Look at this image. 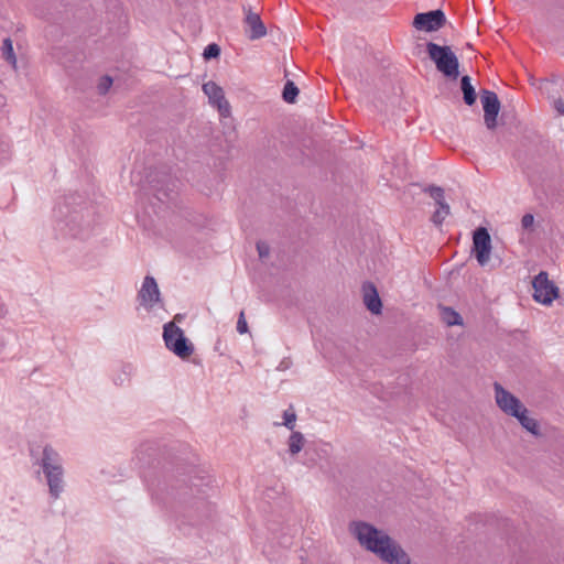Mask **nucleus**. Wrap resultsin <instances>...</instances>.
<instances>
[{"mask_svg":"<svg viewBox=\"0 0 564 564\" xmlns=\"http://www.w3.org/2000/svg\"><path fill=\"white\" fill-rule=\"evenodd\" d=\"M350 533L366 550L389 564H411L409 555L384 531L364 521L349 524Z\"/></svg>","mask_w":564,"mask_h":564,"instance_id":"nucleus-1","label":"nucleus"},{"mask_svg":"<svg viewBox=\"0 0 564 564\" xmlns=\"http://www.w3.org/2000/svg\"><path fill=\"white\" fill-rule=\"evenodd\" d=\"M35 464L40 467L50 497L53 500L59 499L66 489L65 468L59 452L51 444H45Z\"/></svg>","mask_w":564,"mask_h":564,"instance_id":"nucleus-2","label":"nucleus"},{"mask_svg":"<svg viewBox=\"0 0 564 564\" xmlns=\"http://www.w3.org/2000/svg\"><path fill=\"white\" fill-rule=\"evenodd\" d=\"M430 58L435 63L438 72L449 78L456 79L459 75V62L449 46H442L433 42L426 44Z\"/></svg>","mask_w":564,"mask_h":564,"instance_id":"nucleus-3","label":"nucleus"},{"mask_svg":"<svg viewBox=\"0 0 564 564\" xmlns=\"http://www.w3.org/2000/svg\"><path fill=\"white\" fill-rule=\"evenodd\" d=\"M165 347L181 359L188 358L194 352V346L185 337L184 332L173 322L163 326Z\"/></svg>","mask_w":564,"mask_h":564,"instance_id":"nucleus-4","label":"nucleus"},{"mask_svg":"<svg viewBox=\"0 0 564 564\" xmlns=\"http://www.w3.org/2000/svg\"><path fill=\"white\" fill-rule=\"evenodd\" d=\"M533 299L543 304L550 305L558 296L557 286L549 280L547 273L541 271L532 281Z\"/></svg>","mask_w":564,"mask_h":564,"instance_id":"nucleus-5","label":"nucleus"},{"mask_svg":"<svg viewBox=\"0 0 564 564\" xmlns=\"http://www.w3.org/2000/svg\"><path fill=\"white\" fill-rule=\"evenodd\" d=\"M137 301L147 312H151L161 303V292L152 275H147L143 279L141 288L137 294Z\"/></svg>","mask_w":564,"mask_h":564,"instance_id":"nucleus-6","label":"nucleus"},{"mask_svg":"<svg viewBox=\"0 0 564 564\" xmlns=\"http://www.w3.org/2000/svg\"><path fill=\"white\" fill-rule=\"evenodd\" d=\"M491 248V238L488 230L484 227L477 228L473 235V252L479 265L485 267L489 262Z\"/></svg>","mask_w":564,"mask_h":564,"instance_id":"nucleus-7","label":"nucleus"},{"mask_svg":"<svg viewBox=\"0 0 564 564\" xmlns=\"http://www.w3.org/2000/svg\"><path fill=\"white\" fill-rule=\"evenodd\" d=\"M445 22L446 17L444 12L437 9L429 12L417 13L413 20V26L419 31L434 32L442 29Z\"/></svg>","mask_w":564,"mask_h":564,"instance_id":"nucleus-8","label":"nucleus"},{"mask_svg":"<svg viewBox=\"0 0 564 564\" xmlns=\"http://www.w3.org/2000/svg\"><path fill=\"white\" fill-rule=\"evenodd\" d=\"M494 389L496 403L499 409L510 416H517L519 411L524 406L521 401L498 382L494 384Z\"/></svg>","mask_w":564,"mask_h":564,"instance_id":"nucleus-9","label":"nucleus"},{"mask_svg":"<svg viewBox=\"0 0 564 564\" xmlns=\"http://www.w3.org/2000/svg\"><path fill=\"white\" fill-rule=\"evenodd\" d=\"M203 91L208 97L209 102L217 107L223 117L230 115L229 102L225 98L224 90L214 82H207L203 85Z\"/></svg>","mask_w":564,"mask_h":564,"instance_id":"nucleus-10","label":"nucleus"},{"mask_svg":"<svg viewBox=\"0 0 564 564\" xmlns=\"http://www.w3.org/2000/svg\"><path fill=\"white\" fill-rule=\"evenodd\" d=\"M481 104L484 108V120L488 129L496 127V119L500 110V101L496 93L484 90L481 94Z\"/></svg>","mask_w":564,"mask_h":564,"instance_id":"nucleus-11","label":"nucleus"},{"mask_svg":"<svg viewBox=\"0 0 564 564\" xmlns=\"http://www.w3.org/2000/svg\"><path fill=\"white\" fill-rule=\"evenodd\" d=\"M245 32L250 40H258L267 34V28L260 15L248 10L245 18Z\"/></svg>","mask_w":564,"mask_h":564,"instance_id":"nucleus-12","label":"nucleus"},{"mask_svg":"<svg viewBox=\"0 0 564 564\" xmlns=\"http://www.w3.org/2000/svg\"><path fill=\"white\" fill-rule=\"evenodd\" d=\"M364 303L366 307L373 314H380L382 303L377 292V289L372 283H365L362 285Z\"/></svg>","mask_w":564,"mask_h":564,"instance_id":"nucleus-13","label":"nucleus"},{"mask_svg":"<svg viewBox=\"0 0 564 564\" xmlns=\"http://www.w3.org/2000/svg\"><path fill=\"white\" fill-rule=\"evenodd\" d=\"M306 440L304 435L299 431H292L288 440L289 453L292 456L297 455L304 447Z\"/></svg>","mask_w":564,"mask_h":564,"instance_id":"nucleus-14","label":"nucleus"},{"mask_svg":"<svg viewBox=\"0 0 564 564\" xmlns=\"http://www.w3.org/2000/svg\"><path fill=\"white\" fill-rule=\"evenodd\" d=\"M516 419H518V421L520 422V424L530 433L536 435L538 434V430H539V425H538V422L533 419V417H530L528 415V410L525 409V406H523L519 413L517 414V416H514Z\"/></svg>","mask_w":564,"mask_h":564,"instance_id":"nucleus-15","label":"nucleus"},{"mask_svg":"<svg viewBox=\"0 0 564 564\" xmlns=\"http://www.w3.org/2000/svg\"><path fill=\"white\" fill-rule=\"evenodd\" d=\"M462 90L464 94V101L466 105L471 106L476 101V93L470 83L469 76H463L460 82Z\"/></svg>","mask_w":564,"mask_h":564,"instance_id":"nucleus-16","label":"nucleus"},{"mask_svg":"<svg viewBox=\"0 0 564 564\" xmlns=\"http://www.w3.org/2000/svg\"><path fill=\"white\" fill-rule=\"evenodd\" d=\"M441 317L442 321L448 326L463 324L462 316L451 307H441Z\"/></svg>","mask_w":564,"mask_h":564,"instance_id":"nucleus-17","label":"nucleus"},{"mask_svg":"<svg viewBox=\"0 0 564 564\" xmlns=\"http://www.w3.org/2000/svg\"><path fill=\"white\" fill-rule=\"evenodd\" d=\"M2 55L14 68L17 67V57L13 51L12 41L9 37L3 40Z\"/></svg>","mask_w":564,"mask_h":564,"instance_id":"nucleus-18","label":"nucleus"},{"mask_svg":"<svg viewBox=\"0 0 564 564\" xmlns=\"http://www.w3.org/2000/svg\"><path fill=\"white\" fill-rule=\"evenodd\" d=\"M449 215V206L448 204L442 203L437 205V209L434 212L432 216V221L435 225H442V223L445 220V218Z\"/></svg>","mask_w":564,"mask_h":564,"instance_id":"nucleus-19","label":"nucleus"},{"mask_svg":"<svg viewBox=\"0 0 564 564\" xmlns=\"http://www.w3.org/2000/svg\"><path fill=\"white\" fill-rule=\"evenodd\" d=\"M299 95V88L295 86V84L291 80L286 82L283 88V99L292 104L295 101L296 96Z\"/></svg>","mask_w":564,"mask_h":564,"instance_id":"nucleus-20","label":"nucleus"},{"mask_svg":"<svg viewBox=\"0 0 564 564\" xmlns=\"http://www.w3.org/2000/svg\"><path fill=\"white\" fill-rule=\"evenodd\" d=\"M131 375L132 368L130 366H124L117 375H115L113 383L122 387L129 382Z\"/></svg>","mask_w":564,"mask_h":564,"instance_id":"nucleus-21","label":"nucleus"},{"mask_svg":"<svg viewBox=\"0 0 564 564\" xmlns=\"http://www.w3.org/2000/svg\"><path fill=\"white\" fill-rule=\"evenodd\" d=\"M177 188V182L173 180H169L166 188L160 187L156 192V197L159 200L164 202L165 199H170V193H173Z\"/></svg>","mask_w":564,"mask_h":564,"instance_id":"nucleus-22","label":"nucleus"},{"mask_svg":"<svg viewBox=\"0 0 564 564\" xmlns=\"http://www.w3.org/2000/svg\"><path fill=\"white\" fill-rule=\"evenodd\" d=\"M296 422V413L293 409V406H290L283 412V422L282 425H284L290 431H294Z\"/></svg>","mask_w":564,"mask_h":564,"instance_id":"nucleus-23","label":"nucleus"},{"mask_svg":"<svg viewBox=\"0 0 564 564\" xmlns=\"http://www.w3.org/2000/svg\"><path fill=\"white\" fill-rule=\"evenodd\" d=\"M426 192L430 194V196L435 200L437 205L445 203L443 188L438 186H430L429 188H426Z\"/></svg>","mask_w":564,"mask_h":564,"instance_id":"nucleus-24","label":"nucleus"},{"mask_svg":"<svg viewBox=\"0 0 564 564\" xmlns=\"http://www.w3.org/2000/svg\"><path fill=\"white\" fill-rule=\"evenodd\" d=\"M67 225H70L69 227V234L74 237H80L84 236V229L77 225V215H73L70 217V220Z\"/></svg>","mask_w":564,"mask_h":564,"instance_id":"nucleus-25","label":"nucleus"},{"mask_svg":"<svg viewBox=\"0 0 564 564\" xmlns=\"http://www.w3.org/2000/svg\"><path fill=\"white\" fill-rule=\"evenodd\" d=\"M219 54H220V47L215 43L207 45L204 50V57L207 59L217 57V56H219Z\"/></svg>","mask_w":564,"mask_h":564,"instance_id":"nucleus-26","label":"nucleus"},{"mask_svg":"<svg viewBox=\"0 0 564 564\" xmlns=\"http://www.w3.org/2000/svg\"><path fill=\"white\" fill-rule=\"evenodd\" d=\"M111 86L112 78L109 76H104L98 84V90L101 95H105L106 93H108Z\"/></svg>","mask_w":564,"mask_h":564,"instance_id":"nucleus-27","label":"nucleus"},{"mask_svg":"<svg viewBox=\"0 0 564 564\" xmlns=\"http://www.w3.org/2000/svg\"><path fill=\"white\" fill-rule=\"evenodd\" d=\"M257 250H258L260 258H267L270 253V248H269L268 243L262 242V241L257 243Z\"/></svg>","mask_w":564,"mask_h":564,"instance_id":"nucleus-28","label":"nucleus"},{"mask_svg":"<svg viewBox=\"0 0 564 564\" xmlns=\"http://www.w3.org/2000/svg\"><path fill=\"white\" fill-rule=\"evenodd\" d=\"M237 330L239 334H245L248 330V325L245 319L243 312L240 313L239 319L237 322Z\"/></svg>","mask_w":564,"mask_h":564,"instance_id":"nucleus-29","label":"nucleus"},{"mask_svg":"<svg viewBox=\"0 0 564 564\" xmlns=\"http://www.w3.org/2000/svg\"><path fill=\"white\" fill-rule=\"evenodd\" d=\"M534 224V217L531 214H525L521 219V226L524 229H530Z\"/></svg>","mask_w":564,"mask_h":564,"instance_id":"nucleus-30","label":"nucleus"},{"mask_svg":"<svg viewBox=\"0 0 564 564\" xmlns=\"http://www.w3.org/2000/svg\"><path fill=\"white\" fill-rule=\"evenodd\" d=\"M554 108L560 115L564 116V101L562 99L554 100Z\"/></svg>","mask_w":564,"mask_h":564,"instance_id":"nucleus-31","label":"nucleus"}]
</instances>
